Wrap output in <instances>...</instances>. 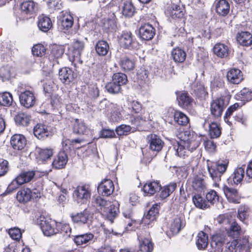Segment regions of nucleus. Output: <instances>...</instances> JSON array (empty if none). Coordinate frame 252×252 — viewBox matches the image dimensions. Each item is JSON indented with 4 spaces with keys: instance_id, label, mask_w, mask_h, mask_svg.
<instances>
[{
    "instance_id": "nucleus-1",
    "label": "nucleus",
    "mask_w": 252,
    "mask_h": 252,
    "mask_svg": "<svg viewBox=\"0 0 252 252\" xmlns=\"http://www.w3.org/2000/svg\"><path fill=\"white\" fill-rule=\"evenodd\" d=\"M179 136L183 145L176 142L173 145V149L176 155L180 157L184 158L186 156V147L189 151H192L200 145V138L193 131L188 130L181 131Z\"/></svg>"
},
{
    "instance_id": "nucleus-2",
    "label": "nucleus",
    "mask_w": 252,
    "mask_h": 252,
    "mask_svg": "<svg viewBox=\"0 0 252 252\" xmlns=\"http://www.w3.org/2000/svg\"><path fill=\"white\" fill-rule=\"evenodd\" d=\"M229 161L228 160H219L213 165L207 164L208 171L210 177L214 181V185L218 186V182L221 180V176L225 172Z\"/></svg>"
},
{
    "instance_id": "nucleus-3",
    "label": "nucleus",
    "mask_w": 252,
    "mask_h": 252,
    "mask_svg": "<svg viewBox=\"0 0 252 252\" xmlns=\"http://www.w3.org/2000/svg\"><path fill=\"white\" fill-rule=\"evenodd\" d=\"M251 244L246 237L240 240L239 243L237 239L226 243L225 249L223 247L220 250V252H250Z\"/></svg>"
},
{
    "instance_id": "nucleus-4",
    "label": "nucleus",
    "mask_w": 252,
    "mask_h": 252,
    "mask_svg": "<svg viewBox=\"0 0 252 252\" xmlns=\"http://www.w3.org/2000/svg\"><path fill=\"white\" fill-rule=\"evenodd\" d=\"M118 38L120 46L125 49L133 50L139 48L138 42L130 31H123Z\"/></svg>"
},
{
    "instance_id": "nucleus-5",
    "label": "nucleus",
    "mask_w": 252,
    "mask_h": 252,
    "mask_svg": "<svg viewBox=\"0 0 252 252\" xmlns=\"http://www.w3.org/2000/svg\"><path fill=\"white\" fill-rule=\"evenodd\" d=\"M92 189L90 184H81L73 192L74 200L78 204H86L91 198Z\"/></svg>"
},
{
    "instance_id": "nucleus-6",
    "label": "nucleus",
    "mask_w": 252,
    "mask_h": 252,
    "mask_svg": "<svg viewBox=\"0 0 252 252\" xmlns=\"http://www.w3.org/2000/svg\"><path fill=\"white\" fill-rule=\"evenodd\" d=\"M37 222L44 235L51 236L57 234V221L55 220L41 216L38 219Z\"/></svg>"
},
{
    "instance_id": "nucleus-7",
    "label": "nucleus",
    "mask_w": 252,
    "mask_h": 252,
    "mask_svg": "<svg viewBox=\"0 0 252 252\" xmlns=\"http://www.w3.org/2000/svg\"><path fill=\"white\" fill-rule=\"evenodd\" d=\"M73 18L67 11H62L57 17V26L59 31L65 32L72 27Z\"/></svg>"
},
{
    "instance_id": "nucleus-8",
    "label": "nucleus",
    "mask_w": 252,
    "mask_h": 252,
    "mask_svg": "<svg viewBox=\"0 0 252 252\" xmlns=\"http://www.w3.org/2000/svg\"><path fill=\"white\" fill-rule=\"evenodd\" d=\"M41 197V192L37 189L32 190L26 188L20 189L17 193L16 198L21 203L25 204L31 200L32 198L36 199Z\"/></svg>"
},
{
    "instance_id": "nucleus-9",
    "label": "nucleus",
    "mask_w": 252,
    "mask_h": 252,
    "mask_svg": "<svg viewBox=\"0 0 252 252\" xmlns=\"http://www.w3.org/2000/svg\"><path fill=\"white\" fill-rule=\"evenodd\" d=\"M84 48V43L83 41L75 40L72 44L71 52L70 53L71 57L70 60L76 66V63H82V61L81 59V55Z\"/></svg>"
},
{
    "instance_id": "nucleus-10",
    "label": "nucleus",
    "mask_w": 252,
    "mask_h": 252,
    "mask_svg": "<svg viewBox=\"0 0 252 252\" xmlns=\"http://www.w3.org/2000/svg\"><path fill=\"white\" fill-rule=\"evenodd\" d=\"M139 249L140 252H152L154 244L149 232L141 233L138 235Z\"/></svg>"
},
{
    "instance_id": "nucleus-11",
    "label": "nucleus",
    "mask_w": 252,
    "mask_h": 252,
    "mask_svg": "<svg viewBox=\"0 0 252 252\" xmlns=\"http://www.w3.org/2000/svg\"><path fill=\"white\" fill-rule=\"evenodd\" d=\"M177 100L179 105L183 109H190L194 105H195V102L194 99L189 94L184 91H177L175 93Z\"/></svg>"
},
{
    "instance_id": "nucleus-12",
    "label": "nucleus",
    "mask_w": 252,
    "mask_h": 252,
    "mask_svg": "<svg viewBox=\"0 0 252 252\" xmlns=\"http://www.w3.org/2000/svg\"><path fill=\"white\" fill-rule=\"evenodd\" d=\"M119 8L122 17L125 18H131L136 12V8L131 0H122Z\"/></svg>"
},
{
    "instance_id": "nucleus-13",
    "label": "nucleus",
    "mask_w": 252,
    "mask_h": 252,
    "mask_svg": "<svg viewBox=\"0 0 252 252\" xmlns=\"http://www.w3.org/2000/svg\"><path fill=\"white\" fill-rule=\"evenodd\" d=\"M155 33V29L150 24H142L139 28V36L142 40H150L154 37Z\"/></svg>"
},
{
    "instance_id": "nucleus-14",
    "label": "nucleus",
    "mask_w": 252,
    "mask_h": 252,
    "mask_svg": "<svg viewBox=\"0 0 252 252\" xmlns=\"http://www.w3.org/2000/svg\"><path fill=\"white\" fill-rule=\"evenodd\" d=\"M19 100L21 104L27 109L32 107L35 102V96L30 91L22 93L19 95Z\"/></svg>"
},
{
    "instance_id": "nucleus-15",
    "label": "nucleus",
    "mask_w": 252,
    "mask_h": 252,
    "mask_svg": "<svg viewBox=\"0 0 252 252\" xmlns=\"http://www.w3.org/2000/svg\"><path fill=\"white\" fill-rule=\"evenodd\" d=\"M59 77L61 82L64 84H69L76 77V74L68 67H63L60 69Z\"/></svg>"
},
{
    "instance_id": "nucleus-16",
    "label": "nucleus",
    "mask_w": 252,
    "mask_h": 252,
    "mask_svg": "<svg viewBox=\"0 0 252 252\" xmlns=\"http://www.w3.org/2000/svg\"><path fill=\"white\" fill-rule=\"evenodd\" d=\"M114 190V186L113 182L106 179L102 181L97 188L98 192L102 196H108L110 195Z\"/></svg>"
},
{
    "instance_id": "nucleus-17",
    "label": "nucleus",
    "mask_w": 252,
    "mask_h": 252,
    "mask_svg": "<svg viewBox=\"0 0 252 252\" xmlns=\"http://www.w3.org/2000/svg\"><path fill=\"white\" fill-rule=\"evenodd\" d=\"M160 208L159 204L155 203L148 211L146 216L143 219V222L145 224H147L148 227L152 226L153 221L156 220L158 215L159 209Z\"/></svg>"
},
{
    "instance_id": "nucleus-18",
    "label": "nucleus",
    "mask_w": 252,
    "mask_h": 252,
    "mask_svg": "<svg viewBox=\"0 0 252 252\" xmlns=\"http://www.w3.org/2000/svg\"><path fill=\"white\" fill-rule=\"evenodd\" d=\"M148 143L150 150L156 153L159 152L162 149L164 142L159 136L156 134H151L148 136Z\"/></svg>"
},
{
    "instance_id": "nucleus-19",
    "label": "nucleus",
    "mask_w": 252,
    "mask_h": 252,
    "mask_svg": "<svg viewBox=\"0 0 252 252\" xmlns=\"http://www.w3.org/2000/svg\"><path fill=\"white\" fill-rule=\"evenodd\" d=\"M245 167H237L228 179V181L236 185L241 184L243 179H245Z\"/></svg>"
},
{
    "instance_id": "nucleus-20",
    "label": "nucleus",
    "mask_w": 252,
    "mask_h": 252,
    "mask_svg": "<svg viewBox=\"0 0 252 252\" xmlns=\"http://www.w3.org/2000/svg\"><path fill=\"white\" fill-rule=\"evenodd\" d=\"M188 181L191 183L192 189L197 192H202L206 189V184L203 175H195Z\"/></svg>"
},
{
    "instance_id": "nucleus-21",
    "label": "nucleus",
    "mask_w": 252,
    "mask_h": 252,
    "mask_svg": "<svg viewBox=\"0 0 252 252\" xmlns=\"http://www.w3.org/2000/svg\"><path fill=\"white\" fill-rule=\"evenodd\" d=\"M226 78L229 82L238 84L243 80V73L240 69L233 68L227 72Z\"/></svg>"
},
{
    "instance_id": "nucleus-22",
    "label": "nucleus",
    "mask_w": 252,
    "mask_h": 252,
    "mask_svg": "<svg viewBox=\"0 0 252 252\" xmlns=\"http://www.w3.org/2000/svg\"><path fill=\"white\" fill-rule=\"evenodd\" d=\"M94 239V235L92 233L76 235L74 237V242L77 246L85 247L90 245Z\"/></svg>"
},
{
    "instance_id": "nucleus-23",
    "label": "nucleus",
    "mask_w": 252,
    "mask_h": 252,
    "mask_svg": "<svg viewBox=\"0 0 252 252\" xmlns=\"http://www.w3.org/2000/svg\"><path fill=\"white\" fill-rule=\"evenodd\" d=\"M65 151L60 152L58 155L55 157L52 162V165L53 168L57 169L63 168L68 160L67 154Z\"/></svg>"
},
{
    "instance_id": "nucleus-24",
    "label": "nucleus",
    "mask_w": 252,
    "mask_h": 252,
    "mask_svg": "<svg viewBox=\"0 0 252 252\" xmlns=\"http://www.w3.org/2000/svg\"><path fill=\"white\" fill-rule=\"evenodd\" d=\"M26 139L22 134H15L13 135L10 140V143L15 150H22L26 145Z\"/></svg>"
},
{
    "instance_id": "nucleus-25",
    "label": "nucleus",
    "mask_w": 252,
    "mask_h": 252,
    "mask_svg": "<svg viewBox=\"0 0 252 252\" xmlns=\"http://www.w3.org/2000/svg\"><path fill=\"white\" fill-rule=\"evenodd\" d=\"M90 215L89 210L85 209L80 213L71 214L70 217L73 222L82 224L87 223Z\"/></svg>"
},
{
    "instance_id": "nucleus-26",
    "label": "nucleus",
    "mask_w": 252,
    "mask_h": 252,
    "mask_svg": "<svg viewBox=\"0 0 252 252\" xmlns=\"http://www.w3.org/2000/svg\"><path fill=\"white\" fill-rule=\"evenodd\" d=\"M14 120L17 125L27 126L32 120V117L27 111H20L15 116Z\"/></svg>"
},
{
    "instance_id": "nucleus-27",
    "label": "nucleus",
    "mask_w": 252,
    "mask_h": 252,
    "mask_svg": "<svg viewBox=\"0 0 252 252\" xmlns=\"http://www.w3.org/2000/svg\"><path fill=\"white\" fill-rule=\"evenodd\" d=\"M33 134L39 139H44L50 134L48 127L43 124H37L33 128Z\"/></svg>"
},
{
    "instance_id": "nucleus-28",
    "label": "nucleus",
    "mask_w": 252,
    "mask_h": 252,
    "mask_svg": "<svg viewBox=\"0 0 252 252\" xmlns=\"http://www.w3.org/2000/svg\"><path fill=\"white\" fill-rule=\"evenodd\" d=\"M161 186L158 181L148 182L143 188L144 192L147 195H152L158 191L160 190Z\"/></svg>"
},
{
    "instance_id": "nucleus-29",
    "label": "nucleus",
    "mask_w": 252,
    "mask_h": 252,
    "mask_svg": "<svg viewBox=\"0 0 252 252\" xmlns=\"http://www.w3.org/2000/svg\"><path fill=\"white\" fill-rule=\"evenodd\" d=\"M167 16L172 19H181L184 16V12L181 10L179 5L173 4L171 5L165 11Z\"/></svg>"
},
{
    "instance_id": "nucleus-30",
    "label": "nucleus",
    "mask_w": 252,
    "mask_h": 252,
    "mask_svg": "<svg viewBox=\"0 0 252 252\" xmlns=\"http://www.w3.org/2000/svg\"><path fill=\"white\" fill-rule=\"evenodd\" d=\"M214 53L220 58H226L229 54L228 47L224 44L218 43L213 48Z\"/></svg>"
},
{
    "instance_id": "nucleus-31",
    "label": "nucleus",
    "mask_w": 252,
    "mask_h": 252,
    "mask_svg": "<svg viewBox=\"0 0 252 252\" xmlns=\"http://www.w3.org/2000/svg\"><path fill=\"white\" fill-rule=\"evenodd\" d=\"M217 13L221 16H226L230 10V5L226 0H219L215 5Z\"/></svg>"
},
{
    "instance_id": "nucleus-32",
    "label": "nucleus",
    "mask_w": 252,
    "mask_h": 252,
    "mask_svg": "<svg viewBox=\"0 0 252 252\" xmlns=\"http://www.w3.org/2000/svg\"><path fill=\"white\" fill-rule=\"evenodd\" d=\"M89 130L88 126L84 122L78 119H76L73 122V131L74 133L79 134H85Z\"/></svg>"
},
{
    "instance_id": "nucleus-33",
    "label": "nucleus",
    "mask_w": 252,
    "mask_h": 252,
    "mask_svg": "<svg viewBox=\"0 0 252 252\" xmlns=\"http://www.w3.org/2000/svg\"><path fill=\"white\" fill-rule=\"evenodd\" d=\"M236 38L239 43L242 46H249L252 44V34L248 32L238 33Z\"/></svg>"
},
{
    "instance_id": "nucleus-34",
    "label": "nucleus",
    "mask_w": 252,
    "mask_h": 252,
    "mask_svg": "<svg viewBox=\"0 0 252 252\" xmlns=\"http://www.w3.org/2000/svg\"><path fill=\"white\" fill-rule=\"evenodd\" d=\"M171 57L175 62L182 63L186 60L187 54L183 49L176 47L172 50Z\"/></svg>"
},
{
    "instance_id": "nucleus-35",
    "label": "nucleus",
    "mask_w": 252,
    "mask_h": 252,
    "mask_svg": "<svg viewBox=\"0 0 252 252\" xmlns=\"http://www.w3.org/2000/svg\"><path fill=\"white\" fill-rule=\"evenodd\" d=\"M193 93L200 99H205L208 94L204 86L199 82H196L193 86Z\"/></svg>"
},
{
    "instance_id": "nucleus-36",
    "label": "nucleus",
    "mask_w": 252,
    "mask_h": 252,
    "mask_svg": "<svg viewBox=\"0 0 252 252\" xmlns=\"http://www.w3.org/2000/svg\"><path fill=\"white\" fill-rule=\"evenodd\" d=\"M177 183L173 182L168 185L160 188L161 191L159 194V197L161 199H164L168 197L176 189Z\"/></svg>"
},
{
    "instance_id": "nucleus-37",
    "label": "nucleus",
    "mask_w": 252,
    "mask_h": 252,
    "mask_svg": "<svg viewBox=\"0 0 252 252\" xmlns=\"http://www.w3.org/2000/svg\"><path fill=\"white\" fill-rule=\"evenodd\" d=\"M103 211L107 218L110 220H112L116 216L118 212H119L118 203H116L115 204H112L110 202V204H109V205L106 207V208L104 209Z\"/></svg>"
},
{
    "instance_id": "nucleus-38",
    "label": "nucleus",
    "mask_w": 252,
    "mask_h": 252,
    "mask_svg": "<svg viewBox=\"0 0 252 252\" xmlns=\"http://www.w3.org/2000/svg\"><path fill=\"white\" fill-rule=\"evenodd\" d=\"M223 191L226 197L230 202L238 203V191L236 189L229 188L226 186L223 187Z\"/></svg>"
},
{
    "instance_id": "nucleus-39",
    "label": "nucleus",
    "mask_w": 252,
    "mask_h": 252,
    "mask_svg": "<svg viewBox=\"0 0 252 252\" xmlns=\"http://www.w3.org/2000/svg\"><path fill=\"white\" fill-rule=\"evenodd\" d=\"M37 26L40 30L47 32L52 27V23L48 17L42 16L39 18Z\"/></svg>"
},
{
    "instance_id": "nucleus-40",
    "label": "nucleus",
    "mask_w": 252,
    "mask_h": 252,
    "mask_svg": "<svg viewBox=\"0 0 252 252\" xmlns=\"http://www.w3.org/2000/svg\"><path fill=\"white\" fill-rule=\"evenodd\" d=\"M95 49L99 56H104L108 53L109 46L106 41L99 40L95 44Z\"/></svg>"
},
{
    "instance_id": "nucleus-41",
    "label": "nucleus",
    "mask_w": 252,
    "mask_h": 252,
    "mask_svg": "<svg viewBox=\"0 0 252 252\" xmlns=\"http://www.w3.org/2000/svg\"><path fill=\"white\" fill-rule=\"evenodd\" d=\"M119 65L122 70L128 71L133 70L134 68V63L129 58L125 56L120 59Z\"/></svg>"
},
{
    "instance_id": "nucleus-42",
    "label": "nucleus",
    "mask_w": 252,
    "mask_h": 252,
    "mask_svg": "<svg viewBox=\"0 0 252 252\" xmlns=\"http://www.w3.org/2000/svg\"><path fill=\"white\" fill-rule=\"evenodd\" d=\"M124 217L125 218V222L126 223L125 229V231H131L133 230V224L135 223V220L132 219L131 211L129 210L123 213Z\"/></svg>"
},
{
    "instance_id": "nucleus-43",
    "label": "nucleus",
    "mask_w": 252,
    "mask_h": 252,
    "mask_svg": "<svg viewBox=\"0 0 252 252\" xmlns=\"http://www.w3.org/2000/svg\"><path fill=\"white\" fill-rule=\"evenodd\" d=\"M192 202L196 207L205 209L210 207V205L208 204V202H207L201 195L199 194H196L192 196Z\"/></svg>"
},
{
    "instance_id": "nucleus-44",
    "label": "nucleus",
    "mask_w": 252,
    "mask_h": 252,
    "mask_svg": "<svg viewBox=\"0 0 252 252\" xmlns=\"http://www.w3.org/2000/svg\"><path fill=\"white\" fill-rule=\"evenodd\" d=\"M57 234L61 233L64 237H69L71 234V229L68 224L61 222H57Z\"/></svg>"
},
{
    "instance_id": "nucleus-45",
    "label": "nucleus",
    "mask_w": 252,
    "mask_h": 252,
    "mask_svg": "<svg viewBox=\"0 0 252 252\" xmlns=\"http://www.w3.org/2000/svg\"><path fill=\"white\" fill-rule=\"evenodd\" d=\"M228 102L222 98H217L211 103V110H223Z\"/></svg>"
},
{
    "instance_id": "nucleus-46",
    "label": "nucleus",
    "mask_w": 252,
    "mask_h": 252,
    "mask_svg": "<svg viewBox=\"0 0 252 252\" xmlns=\"http://www.w3.org/2000/svg\"><path fill=\"white\" fill-rule=\"evenodd\" d=\"M217 220L218 223L225 230H227L228 227H230V225L233 221L231 220V216L227 214L220 215L217 218Z\"/></svg>"
},
{
    "instance_id": "nucleus-47",
    "label": "nucleus",
    "mask_w": 252,
    "mask_h": 252,
    "mask_svg": "<svg viewBox=\"0 0 252 252\" xmlns=\"http://www.w3.org/2000/svg\"><path fill=\"white\" fill-rule=\"evenodd\" d=\"M196 244L198 249H205L208 244V238L207 234L203 231L199 232Z\"/></svg>"
},
{
    "instance_id": "nucleus-48",
    "label": "nucleus",
    "mask_w": 252,
    "mask_h": 252,
    "mask_svg": "<svg viewBox=\"0 0 252 252\" xmlns=\"http://www.w3.org/2000/svg\"><path fill=\"white\" fill-rule=\"evenodd\" d=\"M236 97L245 104L246 102L252 99V91H250L248 88H244L237 94Z\"/></svg>"
},
{
    "instance_id": "nucleus-49",
    "label": "nucleus",
    "mask_w": 252,
    "mask_h": 252,
    "mask_svg": "<svg viewBox=\"0 0 252 252\" xmlns=\"http://www.w3.org/2000/svg\"><path fill=\"white\" fill-rule=\"evenodd\" d=\"M225 230L227 231L228 235L233 238L238 237L240 235L241 231L240 226L235 221H232L230 227H228L227 230Z\"/></svg>"
},
{
    "instance_id": "nucleus-50",
    "label": "nucleus",
    "mask_w": 252,
    "mask_h": 252,
    "mask_svg": "<svg viewBox=\"0 0 252 252\" xmlns=\"http://www.w3.org/2000/svg\"><path fill=\"white\" fill-rule=\"evenodd\" d=\"M34 3L32 0L23 1L21 4L22 14L31 15L33 13L34 8Z\"/></svg>"
},
{
    "instance_id": "nucleus-51",
    "label": "nucleus",
    "mask_w": 252,
    "mask_h": 252,
    "mask_svg": "<svg viewBox=\"0 0 252 252\" xmlns=\"http://www.w3.org/2000/svg\"><path fill=\"white\" fill-rule=\"evenodd\" d=\"M53 152L51 149H40L37 159L38 162H42L49 158L53 155Z\"/></svg>"
},
{
    "instance_id": "nucleus-52",
    "label": "nucleus",
    "mask_w": 252,
    "mask_h": 252,
    "mask_svg": "<svg viewBox=\"0 0 252 252\" xmlns=\"http://www.w3.org/2000/svg\"><path fill=\"white\" fill-rule=\"evenodd\" d=\"M35 175L34 172L33 171L24 172L17 176L19 182L22 184L30 182Z\"/></svg>"
},
{
    "instance_id": "nucleus-53",
    "label": "nucleus",
    "mask_w": 252,
    "mask_h": 252,
    "mask_svg": "<svg viewBox=\"0 0 252 252\" xmlns=\"http://www.w3.org/2000/svg\"><path fill=\"white\" fill-rule=\"evenodd\" d=\"M112 80L118 85H120V86L121 87L126 84L127 77L126 74L121 72H118L113 74Z\"/></svg>"
},
{
    "instance_id": "nucleus-54",
    "label": "nucleus",
    "mask_w": 252,
    "mask_h": 252,
    "mask_svg": "<svg viewBox=\"0 0 252 252\" xmlns=\"http://www.w3.org/2000/svg\"><path fill=\"white\" fill-rule=\"evenodd\" d=\"M12 96L8 92L0 94V105L4 106H8L12 104Z\"/></svg>"
},
{
    "instance_id": "nucleus-55",
    "label": "nucleus",
    "mask_w": 252,
    "mask_h": 252,
    "mask_svg": "<svg viewBox=\"0 0 252 252\" xmlns=\"http://www.w3.org/2000/svg\"><path fill=\"white\" fill-rule=\"evenodd\" d=\"M102 28L106 32L115 31L117 28L116 22L114 19H107L103 22Z\"/></svg>"
},
{
    "instance_id": "nucleus-56",
    "label": "nucleus",
    "mask_w": 252,
    "mask_h": 252,
    "mask_svg": "<svg viewBox=\"0 0 252 252\" xmlns=\"http://www.w3.org/2000/svg\"><path fill=\"white\" fill-rule=\"evenodd\" d=\"M209 134L211 138H217L221 134V128L216 123L209 124Z\"/></svg>"
},
{
    "instance_id": "nucleus-57",
    "label": "nucleus",
    "mask_w": 252,
    "mask_h": 252,
    "mask_svg": "<svg viewBox=\"0 0 252 252\" xmlns=\"http://www.w3.org/2000/svg\"><path fill=\"white\" fill-rule=\"evenodd\" d=\"M105 88L107 91L111 94H117L122 91L120 85H118L112 80V81L106 84Z\"/></svg>"
},
{
    "instance_id": "nucleus-58",
    "label": "nucleus",
    "mask_w": 252,
    "mask_h": 252,
    "mask_svg": "<svg viewBox=\"0 0 252 252\" xmlns=\"http://www.w3.org/2000/svg\"><path fill=\"white\" fill-rule=\"evenodd\" d=\"M182 227V221L180 218L176 217L171 221L170 229L173 234H177Z\"/></svg>"
},
{
    "instance_id": "nucleus-59",
    "label": "nucleus",
    "mask_w": 252,
    "mask_h": 252,
    "mask_svg": "<svg viewBox=\"0 0 252 252\" xmlns=\"http://www.w3.org/2000/svg\"><path fill=\"white\" fill-rule=\"evenodd\" d=\"M174 119L178 124L183 126L187 125L189 121L188 117L181 111H175Z\"/></svg>"
},
{
    "instance_id": "nucleus-60",
    "label": "nucleus",
    "mask_w": 252,
    "mask_h": 252,
    "mask_svg": "<svg viewBox=\"0 0 252 252\" xmlns=\"http://www.w3.org/2000/svg\"><path fill=\"white\" fill-rule=\"evenodd\" d=\"M32 51L33 56L42 57L45 54L46 49L42 44H38L33 46Z\"/></svg>"
},
{
    "instance_id": "nucleus-61",
    "label": "nucleus",
    "mask_w": 252,
    "mask_h": 252,
    "mask_svg": "<svg viewBox=\"0 0 252 252\" xmlns=\"http://www.w3.org/2000/svg\"><path fill=\"white\" fill-rule=\"evenodd\" d=\"M11 75L10 67L9 66H3L0 68V78L2 81L9 80Z\"/></svg>"
},
{
    "instance_id": "nucleus-62",
    "label": "nucleus",
    "mask_w": 252,
    "mask_h": 252,
    "mask_svg": "<svg viewBox=\"0 0 252 252\" xmlns=\"http://www.w3.org/2000/svg\"><path fill=\"white\" fill-rule=\"evenodd\" d=\"M219 196L217 192L214 190H210L206 194V201L208 202V204H214L219 200Z\"/></svg>"
},
{
    "instance_id": "nucleus-63",
    "label": "nucleus",
    "mask_w": 252,
    "mask_h": 252,
    "mask_svg": "<svg viewBox=\"0 0 252 252\" xmlns=\"http://www.w3.org/2000/svg\"><path fill=\"white\" fill-rule=\"evenodd\" d=\"M214 243H215V244L218 247L217 250H220L222 248L221 247L225 245L226 242L224 237L217 234L216 235H214L212 237V245H213Z\"/></svg>"
},
{
    "instance_id": "nucleus-64",
    "label": "nucleus",
    "mask_w": 252,
    "mask_h": 252,
    "mask_svg": "<svg viewBox=\"0 0 252 252\" xmlns=\"http://www.w3.org/2000/svg\"><path fill=\"white\" fill-rule=\"evenodd\" d=\"M64 52V48L63 46H55L53 47L51 54L57 59L62 57Z\"/></svg>"
}]
</instances>
